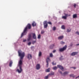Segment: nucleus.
<instances>
[{
    "mask_svg": "<svg viewBox=\"0 0 79 79\" xmlns=\"http://www.w3.org/2000/svg\"><path fill=\"white\" fill-rule=\"evenodd\" d=\"M56 28L55 27H53V28H52V30L53 31H55L56 30Z\"/></svg>",
    "mask_w": 79,
    "mask_h": 79,
    "instance_id": "cd10ccee",
    "label": "nucleus"
},
{
    "mask_svg": "<svg viewBox=\"0 0 79 79\" xmlns=\"http://www.w3.org/2000/svg\"><path fill=\"white\" fill-rule=\"evenodd\" d=\"M31 42H30L28 43V45L29 46L30 45H31Z\"/></svg>",
    "mask_w": 79,
    "mask_h": 79,
    "instance_id": "f704fd0d",
    "label": "nucleus"
},
{
    "mask_svg": "<svg viewBox=\"0 0 79 79\" xmlns=\"http://www.w3.org/2000/svg\"><path fill=\"white\" fill-rule=\"evenodd\" d=\"M77 17V14H75L73 15V19L76 18Z\"/></svg>",
    "mask_w": 79,
    "mask_h": 79,
    "instance_id": "a211bd4d",
    "label": "nucleus"
},
{
    "mask_svg": "<svg viewBox=\"0 0 79 79\" xmlns=\"http://www.w3.org/2000/svg\"><path fill=\"white\" fill-rule=\"evenodd\" d=\"M61 28L63 29H65V27L64 25H62L61 26Z\"/></svg>",
    "mask_w": 79,
    "mask_h": 79,
    "instance_id": "b1692460",
    "label": "nucleus"
},
{
    "mask_svg": "<svg viewBox=\"0 0 79 79\" xmlns=\"http://www.w3.org/2000/svg\"><path fill=\"white\" fill-rule=\"evenodd\" d=\"M71 31V29H67V30L66 31V32H70Z\"/></svg>",
    "mask_w": 79,
    "mask_h": 79,
    "instance_id": "5701e85b",
    "label": "nucleus"
},
{
    "mask_svg": "<svg viewBox=\"0 0 79 79\" xmlns=\"http://www.w3.org/2000/svg\"><path fill=\"white\" fill-rule=\"evenodd\" d=\"M76 33L78 35H79V32L78 31H76Z\"/></svg>",
    "mask_w": 79,
    "mask_h": 79,
    "instance_id": "58836bf2",
    "label": "nucleus"
},
{
    "mask_svg": "<svg viewBox=\"0 0 79 79\" xmlns=\"http://www.w3.org/2000/svg\"><path fill=\"white\" fill-rule=\"evenodd\" d=\"M44 33V31H42L41 32V34H43Z\"/></svg>",
    "mask_w": 79,
    "mask_h": 79,
    "instance_id": "e433bc0d",
    "label": "nucleus"
},
{
    "mask_svg": "<svg viewBox=\"0 0 79 79\" xmlns=\"http://www.w3.org/2000/svg\"><path fill=\"white\" fill-rule=\"evenodd\" d=\"M33 38L35 39H36V38L35 34V33H33Z\"/></svg>",
    "mask_w": 79,
    "mask_h": 79,
    "instance_id": "dca6fc26",
    "label": "nucleus"
},
{
    "mask_svg": "<svg viewBox=\"0 0 79 79\" xmlns=\"http://www.w3.org/2000/svg\"><path fill=\"white\" fill-rule=\"evenodd\" d=\"M57 69V67H53V69L55 70Z\"/></svg>",
    "mask_w": 79,
    "mask_h": 79,
    "instance_id": "7c9ffc66",
    "label": "nucleus"
},
{
    "mask_svg": "<svg viewBox=\"0 0 79 79\" xmlns=\"http://www.w3.org/2000/svg\"><path fill=\"white\" fill-rule=\"evenodd\" d=\"M69 76L70 77H73V78H74L75 77V75H74L73 74L70 75Z\"/></svg>",
    "mask_w": 79,
    "mask_h": 79,
    "instance_id": "4be33fe9",
    "label": "nucleus"
},
{
    "mask_svg": "<svg viewBox=\"0 0 79 79\" xmlns=\"http://www.w3.org/2000/svg\"><path fill=\"white\" fill-rule=\"evenodd\" d=\"M73 46V44H71V45H70V46Z\"/></svg>",
    "mask_w": 79,
    "mask_h": 79,
    "instance_id": "de8ad7c7",
    "label": "nucleus"
},
{
    "mask_svg": "<svg viewBox=\"0 0 79 79\" xmlns=\"http://www.w3.org/2000/svg\"><path fill=\"white\" fill-rule=\"evenodd\" d=\"M12 64L13 62H12V61H10V63H9V66H10V67H11Z\"/></svg>",
    "mask_w": 79,
    "mask_h": 79,
    "instance_id": "412c9836",
    "label": "nucleus"
},
{
    "mask_svg": "<svg viewBox=\"0 0 79 79\" xmlns=\"http://www.w3.org/2000/svg\"><path fill=\"white\" fill-rule=\"evenodd\" d=\"M50 57H53V54L52 53H51L50 54Z\"/></svg>",
    "mask_w": 79,
    "mask_h": 79,
    "instance_id": "2f4dec72",
    "label": "nucleus"
},
{
    "mask_svg": "<svg viewBox=\"0 0 79 79\" xmlns=\"http://www.w3.org/2000/svg\"><path fill=\"white\" fill-rule=\"evenodd\" d=\"M65 44V42L63 41H61L60 42V44Z\"/></svg>",
    "mask_w": 79,
    "mask_h": 79,
    "instance_id": "c756f323",
    "label": "nucleus"
},
{
    "mask_svg": "<svg viewBox=\"0 0 79 79\" xmlns=\"http://www.w3.org/2000/svg\"><path fill=\"white\" fill-rule=\"evenodd\" d=\"M69 73L68 72H65L63 73V74L64 75L67 74Z\"/></svg>",
    "mask_w": 79,
    "mask_h": 79,
    "instance_id": "a878e982",
    "label": "nucleus"
},
{
    "mask_svg": "<svg viewBox=\"0 0 79 79\" xmlns=\"http://www.w3.org/2000/svg\"><path fill=\"white\" fill-rule=\"evenodd\" d=\"M50 68H48V69H47L46 70L45 72H50Z\"/></svg>",
    "mask_w": 79,
    "mask_h": 79,
    "instance_id": "aec40b11",
    "label": "nucleus"
},
{
    "mask_svg": "<svg viewBox=\"0 0 79 79\" xmlns=\"http://www.w3.org/2000/svg\"><path fill=\"white\" fill-rule=\"evenodd\" d=\"M31 24L30 23L28 24V25H27V27H25V29H24L23 31V32H22V34L21 35V37H22L23 36L26 35V31L28 28V29H31Z\"/></svg>",
    "mask_w": 79,
    "mask_h": 79,
    "instance_id": "f257e3e1",
    "label": "nucleus"
},
{
    "mask_svg": "<svg viewBox=\"0 0 79 79\" xmlns=\"http://www.w3.org/2000/svg\"><path fill=\"white\" fill-rule=\"evenodd\" d=\"M19 68H20V70H19V69H17V71H18V73H21L22 71V67H20Z\"/></svg>",
    "mask_w": 79,
    "mask_h": 79,
    "instance_id": "f8f14e48",
    "label": "nucleus"
},
{
    "mask_svg": "<svg viewBox=\"0 0 79 79\" xmlns=\"http://www.w3.org/2000/svg\"><path fill=\"white\" fill-rule=\"evenodd\" d=\"M76 4H74L73 5V6L74 7V8H76Z\"/></svg>",
    "mask_w": 79,
    "mask_h": 79,
    "instance_id": "4c0bfd02",
    "label": "nucleus"
},
{
    "mask_svg": "<svg viewBox=\"0 0 79 79\" xmlns=\"http://www.w3.org/2000/svg\"><path fill=\"white\" fill-rule=\"evenodd\" d=\"M44 28H47L48 26V25L47 23V21H46L44 22Z\"/></svg>",
    "mask_w": 79,
    "mask_h": 79,
    "instance_id": "39448f33",
    "label": "nucleus"
},
{
    "mask_svg": "<svg viewBox=\"0 0 79 79\" xmlns=\"http://www.w3.org/2000/svg\"><path fill=\"white\" fill-rule=\"evenodd\" d=\"M62 71H64V70H62Z\"/></svg>",
    "mask_w": 79,
    "mask_h": 79,
    "instance_id": "603ef678",
    "label": "nucleus"
},
{
    "mask_svg": "<svg viewBox=\"0 0 79 79\" xmlns=\"http://www.w3.org/2000/svg\"><path fill=\"white\" fill-rule=\"evenodd\" d=\"M67 16L68 15L67 14H65V16H62V19H67Z\"/></svg>",
    "mask_w": 79,
    "mask_h": 79,
    "instance_id": "ddd939ff",
    "label": "nucleus"
},
{
    "mask_svg": "<svg viewBox=\"0 0 79 79\" xmlns=\"http://www.w3.org/2000/svg\"><path fill=\"white\" fill-rule=\"evenodd\" d=\"M36 40L33 41V42H32V43L33 44H34L35 43H36Z\"/></svg>",
    "mask_w": 79,
    "mask_h": 79,
    "instance_id": "c9c22d12",
    "label": "nucleus"
},
{
    "mask_svg": "<svg viewBox=\"0 0 79 79\" xmlns=\"http://www.w3.org/2000/svg\"><path fill=\"white\" fill-rule=\"evenodd\" d=\"M42 55V52H39V56L40 57Z\"/></svg>",
    "mask_w": 79,
    "mask_h": 79,
    "instance_id": "393cba45",
    "label": "nucleus"
},
{
    "mask_svg": "<svg viewBox=\"0 0 79 79\" xmlns=\"http://www.w3.org/2000/svg\"><path fill=\"white\" fill-rule=\"evenodd\" d=\"M40 38H41V35L40 34H39L38 36V39H40Z\"/></svg>",
    "mask_w": 79,
    "mask_h": 79,
    "instance_id": "c85d7f7f",
    "label": "nucleus"
},
{
    "mask_svg": "<svg viewBox=\"0 0 79 79\" xmlns=\"http://www.w3.org/2000/svg\"><path fill=\"white\" fill-rule=\"evenodd\" d=\"M52 64L53 65H56V63H54V62H52Z\"/></svg>",
    "mask_w": 79,
    "mask_h": 79,
    "instance_id": "473e14b6",
    "label": "nucleus"
},
{
    "mask_svg": "<svg viewBox=\"0 0 79 79\" xmlns=\"http://www.w3.org/2000/svg\"><path fill=\"white\" fill-rule=\"evenodd\" d=\"M56 52V50H54V51H53V53H55Z\"/></svg>",
    "mask_w": 79,
    "mask_h": 79,
    "instance_id": "79ce46f5",
    "label": "nucleus"
},
{
    "mask_svg": "<svg viewBox=\"0 0 79 79\" xmlns=\"http://www.w3.org/2000/svg\"><path fill=\"white\" fill-rule=\"evenodd\" d=\"M48 23L50 24V25H52V23L51 22H48Z\"/></svg>",
    "mask_w": 79,
    "mask_h": 79,
    "instance_id": "72a5a7b5",
    "label": "nucleus"
},
{
    "mask_svg": "<svg viewBox=\"0 0 79 79\" xmlns=\"http://www.w3.org/2000/svg\"><path fill=\"white\" fill-rule=\"evenodd\" d=\"M18 53H19V56L20 57V59L22 60L25 56V54L24 52H22L20 50L18 51Z\"/></svg>",
    "mask_w": 79,
    "mask_h": 79,
    "instance_id": "f03ea898",
    "label": "nucleus"
},
{
    "mask_svg": "<svg viewBox=\"0 0 79 79\" xmlns=\"http://www.w3.org/2000/svg\"><path fill=\"white\" fill-rule=\"evenodd\" d=\"M64 38V36H59L58 37V40H60L62 39H63Z\"/></svg>",
    "mask_w": 79,
    "mask_h": 79,
    "instance_id": "f3484780",
    "label": "nucleus"
},
{
    "mask_svg": "<svg viewBox=\"0 0 79 79\" xmlns=\"http://www.w3.org/2000/svg\"><path fill=\"white\" fill-rule=\"evenodd\" d=\"M61 57H60V58H59V60H62V59H61Z\"/></svg>",
    "mask_w": 79,
    "mask_h": 79,
    "instance_id": "37998d69",
    "label": "nucleus"
},
{
    "mask_svg": "<svg viewBox=\"0 0 79 79\" xmlns=\"http://www.w3.org/2000/svg\"><path fill=\"white\" fill-rule=\"evenodd\" d=\"M54 75V73L53 72H51V73H49L48 76H52V75Z\"/></svg>",
    "mask_w": 79,
    "mask_h": 79,
    "instance_id": "2eb2a0df",
    "label": "nucleus"
},
{
    "mask_svg": "<svg viewBox=\"0 0 79 79\" xmlns=\"http://www.w3.org/2000/svg\"><path fill=\"white\" fill-rule=\"evenodd\" d=\"M76 45L77 46L79 45V44H77Z\"/></svg>",
    "mask_w": 79,
    "mask_h": 79,
    "instance_id": "49530a36",
    "label": "nucleus"
},
{
    "mask_svg": "<svg viewBox=\"0 0 79 79\" xmlns=\"http://www.w3.org/2000/svg\"><path fill=\"white\" fill-rule=\"evenodd\" d=\"M67 48V45H65L63 48H60L59 49V51L60 52H62L65 50Z\"/></svg>",
    "mask_w": 79,
    "mask_h": 79,
    "instance_id": "7ed1b4c3",
    "label": "nucleus"
},
{
    "mask_svg": "<svg viewBox=\"0 0 79 79\" xmlns=\"http://www.w3.org/2000/svg\"><path fill=\"white\" fill-rule=\"evenodd\" d=\"M27 40H28V41H29L31 40V34H30L28 35V39H27Z\"/></svg>",
    "mask_w": 79,
    "mask_h": 79,
    "instance_id": "9b49d317",
    "label": "nucleus"
},
{
    "mask_svg": "<svg viewBox=\"0 0 79 79\" xmlns=\"http://www.w3.org/2000/svg\"><path fill=\"white\" fill-rule=\"evenodd\" d=\"M72 68H73L74 69H76V67H72Z\"/></svg>",
    "mask_w": 79,
    "mask_h": 79,
    "instance_id": "a18cd8bd",
    "label": "nucleus"
},
{
    "mask_svg": "<svg viewBox=\"0 0 79 79\" xmlns=\"http://www.w3.org/2000/svg\"><path fill=\"white\" fill-rule=\"evenodd\" d=\"M59 73L61 74H62V72H61V71H60Z\"/></svg>",
    "mask_w": 79,
    "mask_h": 79,
    "instance_id": "a19ab883",
    "label": "nucleus"
},
{
    "mask_svg": "<svg viewBox=\"0 0 79 79\" xmlns=\"http://www.w3.org/2000/svg\"><path fill=\"white\" fill-rule=\"evenodd\" d=\"M22 59H20V61H19V67H22Z\"/></svg>",
    "mask_w": 79,
    "mask_h": 79,
    "instance_id": "6e6552de",
    "label": "nucleus"
},
{
    "mask_svg": "<svg viewBox=\"0 0 79 79\" xmlns=\"http://www.w3.org/2000/svg\"><path fill=\"white\" fill-rule=\"evenodd\" d=\"M70 15H69V16H70Z\"/></svg>",
    "mask_w": 79,
    "mask_h": 79,
    "instance_id": "09e8293b",
    "label": "nucleus"
},
{
    "mask_svg": "<svg viewBox=\"0 0 79 79\" xmlns=\"http://www.w3.org/2000/svg\"><path fill=\"white\" fill-rule=\"evenodd\" d=\"M50 60V59H49V58L48 57V58H47V59H46V63H47V64H46V67L47 68H48V65H49V64H48V61H49Z\"/></svg>",
    "mask_w": 79,
    "mask_h": 79,
    "instance_id": "20e7f679",
    "label": "nucleus"
},
{
    "mask_svg": "<svg viewBox=\"0 0 79 79\" xmlns=\"http://www.w3.org/2000/svg\"><path fill=\"white\" fill-rule=\"evenodd\" d=\"M36 26V23L35 22H33V23H32V26L33 27H35Z\"/></svg>",
    "mask_w": 79,
    "mask_h": 79,
    "instance_id": "6ab92c4d",
    "label": "nucleus"
},
{
    "mask_svg": "<svg viewBox=\"0 0 79 79\" xmlns=\"http://www.w3.org/2000/svg\"><path fill=\"white\" fill-rule=\"evenodd\" d=\"M78 77H79V75L78 76V77H76V79H77Z\"/></svg>",
    "mask_w": 79,
    "mask_h": 79,
    "instance_id": "c03bdc74",
    "label": "nucleus"
},
{
    "mask_svg": "<svg viewBox=\"0 0 79 79\" xmlns=\"http://www.w3.org/2000/svg\"><path fill=\"white\" fill-rule=\"evenodd\" d=\"M77 53L78 52H72V53H71V55L72 56H74L77 54Z\"/></svg>",
    "mask_w": 79,
    "mask_h": 79,
    "instance_id": "9d476101",
    "label": "nucleus"
},
{
    "mask_svg": "<svg viewBox=\"0 0 79 79\" xmlns=\"http://www.w3.org/2000/svg\"><path fill=\"white\" fill-rule=\"evenodd\" d=\"M40 64H37L36 65V68L37 70H39L40 69Z\"/></svg>",
    "mask_w": 79,
    "mask_h": 79,
    "instance_id": "1a4fd4ad",
    "label": "nucleus"
},
{
    "mask_svg": "<svg viewBox=\"0 0 79 79\" xmlns=\"http://www.w3.org/2000/svg\"><path fill=\"white\" fill-rule=\"evenodd\" d=\"M1 67H0V71H1Z\"/></svg>",
    "mask_w": 79,
    "mask_h": 79,
    "instance_id": "8fccbe9b",
    "label": "nucleus"
},
{
    "mask_svg": "<svg viewBox=\"0 0 79 79\" xmlns=\"http://www.w3.org/2000/svg\"><path fill=\"white\" fill-rule=\"evenodd\" d=\"M49 76V75H47V76H46V77H44V79H48Z\"/></svg>",
    "mask_w": 79,
    "mask_h": 79,
    "instance_id": "bb28decb",
    "label": "nucleus"
},
{
    "mask_svg": "<svg viewBox=\"0 0 79 79\" xmlns=\"http://www.w3.org/2000/svg\"><path fill=\"white\" fill-rule=\"evenodd\" d=\"M26 41V39L23 40V42H25Z\"/></svg>",
    "mask_w": 79,
    "mask_h": 79,
    "instance_id": "ea45409f",
    "label": "nucleus"
},
{
    "mask_svg": "<svg viewBox=\"0 0 79 79\" xmlns=\"http://www.w3.org/2000/svg\"><path fill=\"white\" fill-rule=\"evenodd\" d=\"M55 47V45L54 44H52L50 46V48L51 49Z\"/></svg>",
    "mask_w": 79,
    "mask_h": 79,
    "instance_id": "4468645a",
    "label": "nucleus"
},
{
    "mask_svg": "<svg viewBox=\"0 0 79 79\" xmlns=\"http://www.w3.org/2000/svg\"><path fill=\"white\" fill-rule=\"evenodd\" d=\"M38 79H40V78H38Z\"/></svg>",
    "mask_w": 79,
    "mask_h": 79,
    "instance_id": "3c124183",
    "label": "nucleus"
},
{
    "mask_svg": "<svg viewBox=\"0 0 79 79\" xmlns=\"http://www.w3.org/2000/svg\"><path fill=\"white\" fill-rule=\"evenodd\" d=\"M57 68H59L61 70H63L64 69V67L62 65H57Z\"/></svg>",
    "mask_w": 79,
    "mask_h": 79,
    "instance_id": "423d86ee",
    "label": "nucleus"
},
{
    "mask_svg": "<svg viewBox=\"0 0 79 79\" xmlns=\"http://www.w3.org/2000/svg\"><path fill=\"white\" fill-rule=\"evenodd\" d=\"M28 59L29 60H30L32 59V56L30 54H28Z\"/></svg>",
    "mask_w": 79,
    "mask_h": 79,
    "instance_id": "0eeeda50",
    "label": "nucleus"
}]
</instances>
